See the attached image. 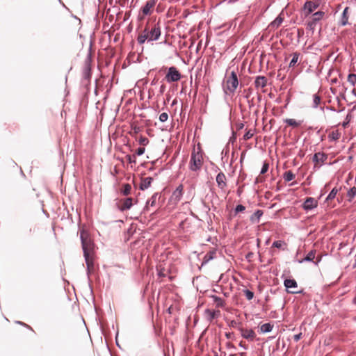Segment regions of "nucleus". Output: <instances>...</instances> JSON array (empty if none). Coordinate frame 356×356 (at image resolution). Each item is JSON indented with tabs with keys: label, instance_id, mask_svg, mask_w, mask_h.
<instances>
[{
	"label": "nucleus",
	"instance_id": "obj_27",
	"mask_svg": "<svg viewBox=\"0 0 356 356\" xmlns=\"http://www.w3.org/2000/svg\"><path fill=\"white\" fill-rule=\"evenodd\" d=\"M283 22V18L280 16L277 17L270 24L272 28H277Z\"/></svg>",
	"mask_w": 356,
	"mask_h": 356
},
{
	"label": "nucleus",
	"instance_id": "obj_39",
	"mask_svg": "<svg viewBox=\"0 0 356 356\" xmlns=\"http://www.w3.org/2000/svg\"><path fill=\"white\" fill-rule=\"evenodd\" d=\"M348 197H350V200L353 198L356 195V188L353 187L351 188L347 193Z\"/></svg>",
	"mask_w": 356,
	"mask_h": 356
},
{
	"label": "nucleus",
	"instance_id": "obj_33",
	"mask_svg": "<svg viewBox=\"0 0 356 356\" xmlns=\"http://www.w3.org/2000/svg\"><path fill=\"white\" fill-rule=\"evenodd\" d=\"M348 81L351 84V86H354L356 83V74H349L348 76Z\"/></svg>",
	"mask_w": 356,
	"mask_h": 356
},
{
	"label": "nucleus",
	"instance_id": "obj_45",
	"mask_svg": "<svg viewBox=\"0 0 356 356\" xmlns=\"http://www.w3.org/2000/svg\"><path fill=\"white\" fill-rule=\"evenodd\" d=\"M127 161L129 162V163H135L136 162V156L134 155V156H131V155H127L126 156Z\"/></svg>",
	"mask_w": 356,
	"mask_h": 356
},
{
	"label": "nucleus",
	"instance_id": "obj_63",
	"mask_svg": "<svg viewBox=\"0 0 356 356\" xmlns=\"http://www.w3.org/2000/svg\"><path fill=\"white\" fill-rule=\"evenodd\" d=\"M308 129H309V130H312V129H313V127H309Z\"/></svg>",
	"mask_w": 356,
	"mask_h": 356
},
{
	"label": "nucleus",
	"instance_id": "obj_1",
	"mask_svg": "<svg viewBox=\"0 0 356 356\" xmlns=\"http://www.w3.org/2000/svg\"><path fill=\"white\" fill-rule=\"evenodd\" d=\"M161 28L159 24L150 25L147 22L144 30L138 35L137 41L140 44L147 42L156 41L161 35Z\"/></svg>",
	"mask_w": 356,
	"mask_h": 356
},
{
	"label": "nucleus",
	"instance_id": "obj_53",
	"mask_svg": "<svg viewBox=\"0 0 356 356\" xmlns=\"http://www.w3.org/2000/svg\"><path fill=\"white\" fill-rule=\"evenodd\" d=\"M22 324H23L24 326H26V327H28L29 329L32 330V327H31L30 325H27V324H25V323H22Z\"/></svg>",
	"mask_w": 356,
	"mask_h": 356
},
{
	"label": "nucleus",
	"instance_id": "obj_40",
	"mask_svg": "<svg viewBox=\"0 0 356 356\" xmlns=\"http://www.w3.org/2000/svg\"><path fill=\"white\" fill-rule=\"evenodd\" d=\"M283 245H286V244L282 241H275L273 244V247L277 248H282Z\"/></svg>",
	"mask_w": 356,
	"mask_h": 356
},
{
	"label": "nucleus",
	"instance_id": "obj_21",
	"mask_svg": "<svg viewBox=\"0 0 356 356\" xmlns=\"http://www.w3.org/2000/svg\"><path fill=\"white\" fill-rule=\"evenodd\" d=\"M211 298L213 300L217 307L223 308L225 306V301L221 298L216 296H211Z\"/></svg>",
	"mask_w": 356,
	"mask_h": 356
},
{
	"label": "nucleus",
	"instance_id": "obj_46",
	"mask_svg": "<svg viewBox=\"0 0 356 356\" xmlns=\"http://www.w3.org/2000/svg\"><path fill=\"white\" fill-rule=\"evenodd\" d=\"M145 150V148H144V147H138V148L136 149V154H137L138 156H141V155H143V154H144Z\"/></svg>",
	"mask_w": 356,
	"mask_h": 356
},
{
	"label": "nucleus",
	"instance_id": "obj_16",
	"mask_svg": "<svg viewBox=\"0 0 356 356\" xmlns=\"http://www.w3.org/2000/svg\"><path fill=\"white\" fill-rule=\"evenodd\" d=\"M267 85V79L264 76H258L254 81V86L257 88H264Z\"/></svg>",
	"mask_w": 356,
	"mask_h": 356
},
{
	"label": "nucleus",
	"instance_id": "obj_54",
	"mask_svg": "<svg viewBox=\"0 0 356 356\" xmlns=\"http://www.w3.org/2000/svg\"><path fill=\"white\" fill-rule=\"evenodd\" d=\"M156 79H154L153 81H152V85H154V84H156Z\"/></svg>",
	"mask_w": 356,
	"mask_h": 356
},
{
	"label": "nucleus",
	"instance_id": "obj_9",
	"mask_svg": "<svg viewBox=\"0 0 356 356\" xmlns=\"http://www.w3.org/2000/svg\"><path fill=\"white\" fill-rule=\"evenodd\" d=\"M284 286L286 288L288 293H298V291L292 289H296L298 284L293 279H286L284 282Z\"/></svg>",
	"mask_w": 356,
	"mask_h": 356
},
{
	"label": "nucleus",
	"instance_id": "obj_51",
	"mask_svg": "<svg viewBox=\"0 0 356 356\" xmlns=\"http://www.w3.org/2000/svg\"><path fill=\"white\" fill-rule=\"evenodd\" d=\"M165 89V86L164 85H162L160 88V92L163 93Z\"/></svg>",
	"mask_w": 356,
	"mask_h": 356
},
{
	"label": "nucleus",
	"instance_id": "obj_25",
	"mask_svg": "<svg viewBox=\"0 0 356 356\" xmlns=\"http://www.w3.org/2000/svg\"><path fill=\"white\" fill-rule=\"evenodd\" d=\"M131 186L129 184L122 185L121 193L123 195L127 196L131 193Z\"/></svg>",
	"mask_w": 356,
	"mask_h": 356
},
{
	"label": "nucleus",
	"instance_id": "obj_23",
	"mask_svg": "<svg viewBox=\"0 0 356 356\" xmlns=\"http://www.w3.org/2000/svg\"><path fill=\"white\" fill-rule=\"evenodd\" d=\"M273 325H271L269 323H264L261 325L260 331L262 333L269 332L273 330Z\"/></svg>",
	"mask_w": 356,
	"mask_h": 356
},
{
	"label": "nucleus",
	"instance_id": "obj_26",
	"mask_svg": "<svg viewBox=\"0 0 356 356\" xmlns=\"http://www.w3.org/2000/svg\"><path fill=\"white\" fill-rule=\"evenodd\" d=\"M205 312L207 314L210 321H212L213 319L218 317V316L220 315V311L216 312L210 309H207Z\"/></svg>",
	"mask_w": 356,
	"mask_h": 356
},
{
	"label": "nucleus",
	"instance_id": "obj_30",
	"mask_svg": "<svg viewBox=\"0 0 356 356\" xmlns=\"http://www.w3.org/2000/svg\"><path fill=\"white\" fill-rule=\"evenodd\" d=\"M323 15H324V13L322 11L316 12L315 13L313 14L312 19L316 22H318V21H320L322 19Z\"/></svg>",
	"mask_w": 356,
	"mask_h": 356
},
{
	"label": "nucleus",
	"instance_id": "obj_48",
	"mask_svg": "<svg viewBox=\"0 0 356 356\" xmlns=\"http://www.w3.org/2000/svg\"><path fill=\"white\" fill-rule=\"evenodd\" d=\"M318 108L322 112H324L325 108H326L325 106V102H323V104H321V105L318 106Z\"/></svg>",
	"mask_w": 356,
	"mask_h": 356
},
{
	"label": "nucleus",
	"instance_id": "obj_61",
	"mask_svg": "<svg viewBox=\"0 0 356 356\" xmlns=\"http://www.w3.org/2000/svg\"><path fill=\"white\" fill-rule=\"evenodd\" d=\"M235 139H236V138H235V136H233V137H232V138H230V140H234Z\"/></svg>",
	"mask_w": 356,
	"mask_h": 356
},
{
	"label": "nucleus",
	"instance_id": "obj_11",
	"mask_svg": "<svg viewBox=\"0 0 356 356\" xmlns=\"http://www.w3.org/2000/svg\"><path fill=\"white\" fill-rule=\"evenodd\" d=\"M317 201L313 197H307L302 207L305 211H310L317 207Z\"/></svg>",
	"mask_w": 356,
	"mask_h": 356
},
{
	"label": "nucleus",
	"instance_id": "obj_56",
	"mask_svg": "<svg viewBox=\"0 0 356 356\" xmlns=\"http://www.w3.org/2000/svg\"><path fill=\"white\" fill-rule=\"evenodd\" d=\"M326 109L331 110V111H334V109H333V108H332L331 107H329V106H326Z\"/></svg>",
	"mask_w": 356,
	"mask_h": 356
},
{
	"label": "nucleus",
	"instance_id": "obj_15",
	"mask_svg": "<svg viewBox=\"0 0 356 356\" xmlns=\"http://www.w3.org/2000/svg\"><path fill=\"white\" fill-rule=\"evenodd\" d=\"M318 7V4L315 3L311 1H307L304 5V9L306 12V15L311 14L314 10H315Z\"/></svg>",
	"mask_w": 356,
	"mask_h": 356
},
{
	"label": "nucleus",
	"instance_id": "obj_8",
	"mask_svg": "<svg viewBox=\"0 0 356 356\" xmlns=\"http://www.w3.org/2000/svg\"><path fill=\"white\" fill-rule=\"evenodd\" d=\"M238 330L240 331L241 336L248 341H252L256 337V333L252 329L247 330L242 326H238Z\"/></svg>",
	"mask_w": 356,
	"mask_h": 356
},
{
	"label": "nucleus",
	"instance_id": "obj_62",
	"mask_svg": "<svg viewBox=\"0 0 356 356\" xmlns=\"http://www.w3.org/2000/svg\"><path fill=\"white\" fill-rule=\"evenodd\" d=\"M348 123V122H343V127H346V124H347Z\"/></svg>",
	"mask_w": 356,
	"mask_h": 356
},
{
	"label": "nucleus",
	"instance_id": "obj_36",
	"mask_svg": "<svg viewBox=\"0 0 356 356\" xmlns=\"http://www.w3.org/2000/svg\"><path fill=\"white\" fill-rule=\"evenodd\" d=\"M315 254H316V251L315 250L310 251L307 254L306 257L305 258V261H312V260H314V259L315 258Z\"/></svg>",
	"mask_w": 356,
	"mask_h": 356
},
{
	"label": "nucleus",
	"instance_id": "obj_37",
	"mask_svg": "<svg viewBox=\"0 0 356 356\" xmlns=\"http://www.w3.org/2000/svg\"><path fill=\"white\" fill-rule=\"evenodd\" d=\"M253 135H254V131L250 129V130L247 131L245 132V134H244L243 139L245 140H248L250 139L253 136Z\"/></svg>",
	"mask_w": 356,
	"mask_h": 356
},
{
	"label": "nucleus",
	"instance_id": "obj_22",
	"mask_svg": "<svg viewBox=\"0 0 356 356\" xmlns=\"http://www.w3.org/2000/svg\"><path fill=\"white\" fill-rule=\"evenodd\" d=\"M263 215V211L261 210H257L254 213H252L250 216V220L254 222L255 221H259L260 218Z\"/></svg>",
	"mask_w": 356,
	"mask_h": 356
},
{
	"label": "nucleus",
	"instance_id": "obj_3",
	"mask_svg": "<svg viewBox=\"0 0 356 356\" xmlns=\"http://www.w3.org/2000/svg\"><path fill=\"white\" fill-rule=\"evenodd\" d=\"M202 163L203 157L201 150L199 148L197 149H194L191 156L189 169L193 172L200 170Z\"/></svg>",
	"mask_w": 356,
	"mask_h": 356
},
{
	"label": "nucleus",
	"instance_id": "obj_50",
	"mask_svg": "<svg viewBox=\"0 0 356 356\" xmlns=\"http://www.w3.org/2000/svg\"><path fill=\"white\" fill-rule=\"evenodd\" d=\"M239 346L241 347H243L245 350H247L248 349V346L245 345V342L244 341H241L239 343Z\"/></svg>",
	"mask_w": 356,
	"mask_h": 356
},
{
	"label": "nucleus",
	"instance_id": "obj_34",
	"mask_svg": "<svg viewBox=\"0 0 356 356\" xmlns=\"http://www.w3.org/2000/svg\"><path fill=\"white\" fill-rule=\"evenodd\" d=\"M245 210V207L242 204H238L236 207L234 211V215L236 216Z\"/></svg>",
	"mask_w": 356,
	"mask_h": 356
},
{
	"label": "nucleus",
	"instance_id": "obj_64",
	"mask_svg": "<svg viewBox=\"0 0 356 356\" xmlns=\"http://www.w3.org/2000/svg\"><path fill=\"white\" fill-rule=\"evenodd\" d=\"M355 266H356V260H355Z\"/></svg>",
	"mask_w": 356,
	"mask_h": 356
},
{
	"label": "nucleus",
	"instance_id": "obj_12",
	"mask_svg": "<svg viewBox=\"0 0 356 356\" xmlns=\"http://www.w3.org/2000/svg\"><path fill=\"white\" fill-rule=\"evenodd\" d=\"M134 199L131 197H127L120 201L119 209L121 211L129 209L133 205Z\"/></svg>",
	"mask_w": 356,
	"mask_h": 356
},
{
	"label": "nucleus",
	"instance_id": "obj_19",
	"mask_svg": "<svg viewBox=\"0 0 356 356\" xmlns=\"http://www.w3.org/2000/svg\"><path fill=\"white\" fill-rule=\"evenodd\" d=\"M161 195L159 193H154L151 198L147 201L145 207L147 209L149 207H155L156 205L157 199H159Z\"/></svg>",
	"mask_w": 356,
	"mask_h": 356
},
{
	"label": "nucleus",
	"instance_id": "obj_42",
	"mask_svg": "<svg viewBox=\"0 0 356 356\" xmlns=\"http://www.w3.org/2000/svg\"><path fill=\"white\" fill-rule=\"evenodd\" d=\"M168 115L167 113H162L161 114H160L159 115V120L161 122H165L168 120Z\"/></svg>",
	"mask_w": 356,
	"mask_h": 356
},
{
	"label": "nucleus",
	"instance_id": "obj_29",
	"mask_svg": "<svg viewBox=\"0 0 356 356\" xmlns=\"http://www.w3.org/2000/svg\"><path fill=\"white\" fill-rule=\"evenodd\" d=\"M338 193V189L337 188H332L330 193L328 194L327 197L325 198V202H329L330 200L334 199Z\"/></svg>",
	"mask_w": 356,
	"mask_h": 356
},
{
	"label": "nucleus",
	"instance_id": "obj_14",
	"mask_svg": "<svg viewBox=\"0 0 356 356\" xmlns=\"http://www.w3.org/2000/svg\"><path fill=\"white\" fill-rule=\"evenodd\" d=\"M216 179L218 188L220 189H224L226 187V177L223 172H220L217 175Z\"/></svg>",
	"mask_w": 356,
	"mask_h": 356
},
{
	"label": "nucleus",
	"instance_id": "obj_47",
	"mask_svg": "<svg viewBox=\"0 0 356 356\" xmlns=\"http://www.w3.org/2000/svg\"><path fill=\"white\" fill-rule=\"evenodd\" d=\"M301 337H302V334L301 333L296 334V335H294V340L296 341H299L301 339Z\"/></svg>",
	"mask_w": 356,
	"mask_h": 356
},
{
	"label": "nucleus",
	"instance_id": "obj_18",
	"mask_svg": "<svg viewBox=\"0 0 356 356\" xmlns=\"http://www.w3.org/2000/svg\"><path fill=\"white\" fill-rule=\"evenodd\" d=\"M348 7H346L341 14V19L339 22V24L341 26H346L348 24Z\"/></svg>",
	"mask_w": 356,
	"mask_h": 356
},
{
	"label": "nucleus",
	"instance_id": "obj_20",
	"mask_svg": "<svg viewBox=\"0 0 356 356\" xmlns=\"http://www.w3.org/2000/svg\"><path fill=\"white\" fill-rule=\"evenodd\" d=\"M152 179H153L150 177H145L143 179H142L140 185V189L143 191L148 188L152 184Z\"/></svg>",
	"mask_w": 356,
	"mask_h": 356
},
{
	"label": "nucleus",
	"instance_id": "obj_24",
	"mask_svg": "<svg viewBox=\"0 0 356 356\" xmlns=\"http://www.w3.org/2000/svg\"><path fill=\"white\" fill-rule=\"evenodd\" d=\"M284 122L288 125L293 127H297L300 126L302 123V121H296V120L291 119V118H286L284 120Z\"/></svg>",
	"mask_w": 356,
	"mask_h": 356
},
{
	"label": "nucleus",
	"instance_id": "obj_44",
	"mask_svg": "<svg viewBox=\"0 0 356 356\" xmlns=\"http://www.w3.org/2000/svg\"><path fill=\"white\" fill-rule=\"evenodd\" d=\"M268 164L266 163H264L261 168L260 173L265 174L268 171Z\"/></svg>",
	"mask_w": 356,
	"mask_h": 356
},
{
	"label": "nucleus",
	"instance_id": "obj_32",
	"mask_svg": "<svg viewBox=\"0 0 356 356\" xmlns=\"http://www.w3.org/2000/svg\"><path fill=\"white\" fill-rule=\"evenodd\" d=\"M295 177V175L294 174L289 170V171H286L284 175V179L286 181H290L291 180H293Z\"/></svg>",
	"mask_w": 356,
	"mask_h": 356
},
{
	"label": "nucleus",
	"instance_id": "obj_59",
	"mask_svg": "<svg viewBox=\"0 0 356 356\" xmlns=\"http://www.w3.org/2000/svg\"><path fill=\"white\" fill-rule=\"evenodd\" d=\"M235 139H236V138H235V136H233V137H232V138H230V140H234Z\"/></svg>",
	"mask_w": 356,
	"mask_h": 356
},
{
	"label": "nucleus",
	"instance_id": "obj_60",
	"mask_svg": "<svg viewBox=\"0 0 356 356\" xmlns=\"http://www.w3.org/2000/svg\"><path fill=\"white\" fill-rule=\"evenodd\" d=\"M235 139H236V138H235V136H233V137H232V138H230V140H234Z\"/></svg>",
	"mask_w": 356,
	"mask_h": 356
},
{
	"label": "nucleus",
	"instance_id": "obj_55",
	"mask_svg": "<svg viewBox=\"0 0 356 356\" xmlns=\"http://www.w3.org/2000/svg\"><path fill=\"white\" fill-rule=\"evenodd\" d=\"M232 326H235V325H237V323L236 321H232Z\"/></svg>",
	"mask_w": 356,
	"mask_h": 356
},
{
	"label": "nucleus",
	"instance_id": "obj_7",
	"mask_svg": "<svg viewBox=\"0 0 356 356\" xmlns=\"http://www.w3.org/2000/svg\"><path fill=\"white\" fill-rule=\"evenodd\" d=\"M183 189L184 186L182 184H180L177 187L170 198L171 202L176 204L181 200L183 195Z\"/></svg>",
	"mask_w": 356,
	"mask_h": 356
},
{
	"label": "nucleus",
	"instance_id": "obj_49",
	"mask_svg": "<svg viewBox=\"0 0 356 356\" xmlns=\"http://www.w3.org/2000/svg\"><path fill=\"white\" fill-rule=\"evenodd\" d=\"M244 127V124L241 122L236 124V128L238 130L242 129Z\"/></svg>",
	"mask_w": 356,
	"mask_h": 356
},
{
	"label": "nucleus",
	"instance_id": "obj_6",
	"mask_svg": "<svg viewBox=\"0 0 356 356\" xmlns=\"http://www.w3.org/2000/svg\"><path fill=\"white\" fill-rule=\"evenodd\" d=\"M181 75L178 70L174 67H170L165 76V79L168 83L177 82L181 79Z\"/></svg>",
	"mask_w": 356,
	"mask_h": 356
},
{
	"label": "nucleus",
	"instance_id": "obj_43",
	"mask_svg": "<svg viewBox=\"0 0 356 356\" xmlns=\"http://www.w3.org/2000/svg\"><path fill=\"white\" fill-rule=\"evenodd\" d=\"M90 67L89 65H86L84 67V70H83V73H84V77L86 79L88 78L89 77V74H90Z\"/></svg>",
	"mask_w": 356,
	"mask_h": 356
},
{
	"label": "nucleus",
	"instance_id": "obj_38",
	"mask_svg": "<svg viewBox=\"0 0 356 356\" xmlns=\"http://www.w3.org/2000/svg\"><path fill=\"white\" fill-rule=\"evenodd\" d=\"M140 145L145 146L149 143V139L144 136H140L138 140Z\"/></svg>",
	"mask_w": 356,
	"mask_h": 356
},
{
	"label": "nucleus",
	"instance_id": "obj_4",
	"mask_svg": "<svg viewBox=\"0 0 356 356\" xmlns=\"http://www.w3.org/2000/svg\"><path fill=\"white\" fill-rule=\"evenodd\" d=\"M157 0H148L145 4L140 8V11L138 15V19L142 21L145 16L151 15L153 13Z\"/></svg>",
	"mask_w": 356,
	"mask_h": 356
},
{
	"label": "nucleus",
	"instance_id": "obj_52",
	"mask_svg": "<svg viewBox=\"0 0 356 356\" xmlns=\"http://www.w3.org/2000/svg\"><path fill=\"white\" fill-rule=\"evenodd\" d=\"M321 256L317 257L316 261L315 262L316 264H317L321 261Z\"/></svg>",
	"mask_w": 356,
	"mask_h": 356
},
{
	"label": "nucleus",
	"instance_id": "obj_58",
	"mask_svg": "<svg viewBox=\"0 0 356 356\" xmlns=\"http://www.w3.org/2000/svg\"><path fill=\"white\" fill-rule=\"evenodd\" d=\"M352 93L356 96V92H355V90L354 89L352 90Z\"/></svg>",
	"mask_w": 356,
	"mask_h": 356
},
{
	"label": "nucleus",
	"instance_id": "obj_17",
	"mask_svg": "<svg viewBox=\"0 0 356 356\" xmlns=\"http://www.w3.org/2000/svg\"><path fill=\"white\" fill-rule=\"evenodd\" d=\"M321 104H323L321 97L318 95L317 93L314 94L312 95V103L311 105L312 108L314 109L318 108V106L321 105Z\"/></svg>",
	"mask_w": 356,
	"mask_h": 356
},
{
	"label": "nucleus",
	"instance_id": "obj_35",
	"mask_svg": "<svg viewBox=\"0 0 356 356\" xmlns=\"http://www.w3.org/2000/svg\"><path fill=\"white\" fill-rule=\"evenodd\" d=\"M243 293L248 300H251L254 298V293L248 289L243 290Z\"/></svg>",
	"mask_w": 356,
	"mask_h": 356
},
{
	"label": "nucleus",
	"instance_id": "obj_10",
	"mask_svg": "<svg viewBox=\"0 0 356 356\" xmlns=\"http://www.w3.org/2000/svg\"><path fill=\"white\" fill-rule=\"evenodd\" d=\"M86 263L89 272L94 270V252L90 253H84Z\"/></svg>",
	"mask_w": 356,
	"mask_h": 356
},
{
	"label": "nucleus",
	"instance_id": "obj_2",
	"mask_svg": "<svg viewBox=\"0 0 356 356\" xmlns=\"http://www.w3.org/2000/svg\"><path fill=\"white\" fill-rule=\"evenodd\" d=\"M80 237L83 254L94 252V243L91 238L89 229L86 224H83L80 228Z\"/></svg>",
	"mask_w": 356,
	"mask_h": 356
},
{
	"label": "nucleus",
	"instance_id": "obj_41",
	"mask_svg": "<svg viewBox=\"0 0 356 356\" xmlns=\"http://www.w3.org/2000/svg\"><path fill=\"white\" fill-rule=\"evenodd\" d=\"M316 24H317V22H314L312 19L311 21H309L307 22V29H309V30L314 31Z\"/></svg>",
	"mask_w": 356,
	"mask_h": 356
},
{
	"label": "nucleus",
	"instance_id": "obj_57",
	"mask_svg": "<svg viewBox=\"0 0 356 356\" xmlns=\"http://www.w3.org/2000/svg\"><path fill=\"white\" fill-rule=\"evenodd\" d=\"M115 222H123V220H118L115 221Z\"/></svg>",
	"mask_w": 356,
	"mask_h": 356
},
{
	"label": "nucleus",
	"instance_id": "obj_31",
	"mask_svg": "<svg viewBox=\"0 0 356 356\" xmlns=\"http://www.w3.org/2000/svg\"><path fill=\"white\" fill-rule=\"evenodd\" d=\"M215 254H216L215 251H210V252H207L205 254V256L204 257L203 264L204 263H207L210 260H211L213 258Z\"/></svg>",
	"mask_w": 356,
	"mask_h": 356
},
{
	"label": "nucleus",
	"instance_id": "obj_28",
	"mask_svg": "<svg viewBox=\"0 0 356 356\" xmlns=\"http://www.w3.org/2000/svg\"><path fill=\"white\" fill-rule=\"evenodd\" d=\"M300 56V53L294 52L292 54V59L291 60V62L289 63V67H293L297 63L298 58Z\"/></svg>",
	"mask_w": 356,
	"mask_h": 356
},
{
	"label": "nucleus",
	"instance_id": "obj_5",
	"mask_svg": "<svg viewBox=\"0 0 356 356\" xmlns=\"http://www.w3.org/2000/svg\"><path fill=\"white\" fill-rule=\"evenodd\" d=\"M238 86V80L237 74L235 72L232 71L230 76L226 80V84L224 88L225 92L227 93V90L229 91V94H234Z\"/></svg>",
	"mask_w": 356,
	"mask_h": 356
},
{
	"label": "nucleus",
	"instance_id": "obj_13",
	"mask_svg": "<svg viewBox=\"0 0 356 356\" xmlns=\"http://www.w3.org/2000/svg\"><path fill=\"white\" fill-rule=\"evenodd\" d=\"M327 159V155L323 152L315 153L313 156L312 161L315 163V165L318 163H323Z\"/></svg>",
	"mask_w": 356,
	"mask_h": 356
}]
</instances>
